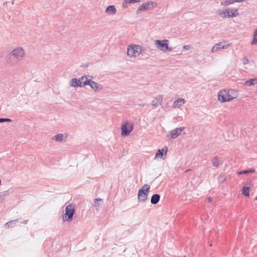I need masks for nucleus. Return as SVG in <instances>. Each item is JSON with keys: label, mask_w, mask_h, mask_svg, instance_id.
<instances>
[{"label": "nucleus", "mask_w": 257, "mask_h": 257, "mask_svg": "<svg viewBox=\"0 0 257 257\" xmlns=\"http://www.w3.org/2000/svg\"><path fill=\"white\" fill-rule=\"evenodd\" d=\"M238 91L234 89H223L218 93V100L221 103L231 101L237 98Z\"/></svg>", "instance_id": "f257e3e1"}, {"label": "nucleus", "mask_w": 257, "mask_h": 257, "mask_svg": "<svg viewBox=\"0 0 257 257\" xmlns=\"http://www.w3.org/2000/svg\"><path fill=\"white\" fill-rule=\"evenodd\" d=\"M143 51L142 47L140 45L132 44L127 48V55L131 58H135L140 55Z\"/></svg>", "instance_id": "f03ea898"}, {"label": "nucleus", "mask_w": 257, "mask_h": 257, "mask_svg": "<svg viewBox=\"0 0 257 257\" xmlns=\"http://www.w3.org/2000/svg\"><path fill=\"white\" fill-rule=\"evenodd\" d=\"M217 14L223 18H233L239 14L236 9H227L223 10H219L217 12Z\"/></svg>", "instance_id": "7ed1b4c3"}, {"label": "nucleus", "mask_w": 257, "mask_h": 257, "mask_svg": "<svg viewBox=\"0 0 257 257\" xmlns=\"http://www.w3.org/2000/svg\"><path fill=\"white\" fill-rule=\"evenodd\" d=\"M169 41L167 40H155V44L157 48L162 52L171 51L172 49L169 47Z\"/></svg>", "instance_id": "20e7f679"}, {"label": "nucleus", "mask_w": 257, "mask_h": 257, "mask_svg": "<svg viewBox=\"0 0 257 257\" xmlns=\"http://www.w3.org/2000/svg\"><path fill=\"white\" fill-rule=\"evenodd\" d=\"M150 187L149 185L145 184L139 190L138 197L140 201H144L147 198L148 192Z\"/></svg>", "instance_id": "39448f33"}, {"label": "nucleus", "mask_w": 257, "mask_h": 257, "mask_svg": "<svg viewBox=\"0 0 257 257\" xmlns=\"http://www.w3.org/2000/svg\"><path fill=\"white\" fill-rule=\"evenodd\" d=\"M157 6V3L152 2L149 1L143 4L138 9L137 12L144 11L146 10H150Z\"/></svg>", "instance_id": "423d86ee"}, {"label": "nucleus", "mask_w": 257, "mask_h": 257, "mask_svg": "<svg viewBox=\"0 0 257 257\" xmlns=\"http://www.w3.org/2000/svg\"><path fill=\"white\" fill-rule=\"evenodd\" d=\"M133 130V125L128 122H124L121 126V135L126 136L128 135Z\"/></svg>", "instance_id": "0eeeda50"}, {"label": "nucleus", "mask_w": 257, "mask_h": 257, "mask_svg": "<svg viewBox=\"0 0 257 257\" xmlns=\"http://www.w3.org/2000/svg\"><path fill=\"white\" fill-rule=\"evenodd\" d=\"M25 54L23 49L21 47L15 49L11 52V55L15 58L19 59L24 57Z\"/></svg>", "instance_id": "6e6552de"}, {"label": "nucleus", "mask_w": 257, "mask_h": 257, "mask_svg": "<svg viewBox=\"0 0 257 257\" xmlns=\"http://www.w3.org/2000/svg\"><path fill=\"white\" fill-rule=\"evenodd\" d=\"M229 45V44H227L225 42L219 43L212 47L211 52H215L221 49L227 48Z\"/></svg>", "instance_id": "1a4fd4ad"}, {"label": "nucleus", "mask_w": 257, "mask_h": 257, "mask_svg": "<svg viewBox=\"0 0 257 257\" xmlns=\"http://www.w3.org/2000/svg\"><path fill=\"white\" fill-rule=\"evenodd\" d=\"M65 213L63 215L62 219L64 221H70L75 213V210H65Z\"/></svg>", "instance_id": "9d476101"}, {"label": "nucleus", "mask_w": 257, "mask_h": 257, "mask_svg": "<svg viewBox=\"0 0 257 257\" xmlns=\"http://www.w3.org/2000/svg\"><path fill=\"white\" fill-rule=\"evenodd\" d=\"M168 149L167 147H164L162 149H159L156 154V159H164L167 155Z\"/></svg>", "instance_id": "9b49d317"}, {"label": "nucleus", "mask_w": 257, "mask_h": 257, "mask_svg": "<svg viewBox=\"0 0 257 257\" xmlns=\"http://www.w3.org/2000/svg\"><path fill=\"white\" fill-rule=\"evenodd\" d=\"M182 131V129L181 128H176L170 132V138L171 139H175L179 135L181 134Z\"/></svg>", "instance_id": "f8f14e48"}, {"label": "nucleus", "mask_w": 257, "mask_h": 257, "mask_svg": "<svg viewBox=\"0 0 257 257\" xmlns=\"http://www.w3.org/2000/svg\"><path fill=\"white\" fill-rule=\"evenodd\" d=\"M244 85L246 86H251L257 85V78L250 79L245 81Z\"/></svg>", "instance_id": "ddd939ff"}, {"label": "nucleus", "mask_w": 257, "mask_h": 257, "mask_svg": "<svg viewBox=\"0 0 257 257\" xmlns=\"http://www.w3.org/2000/svg\"><path fill=\"white\" fill-rule=\"evenodd\" d=\"M185 103V100L182 98L177 99L173 104V107H179Z\"/></svg>", "instance_id": "4468645a"}, {"label": "nucleus", "mask_w": 257, "mask_h": 257, "mask_svg": "<svg viewBox=\"0 0 257 257\" xmlns=\"http://www.w3.org/2000/svg\"><path fill=\"white\" fill-rule=\"evenodd\" d=\"M71 86L73 87H77V86H81V82L80 81V80H77V79L73 78L71 80Z\"/></svg>", "instance_id": "2eb2a0df"}, {"label": "nucleus", "mask_w": 257, "mask_h": 257, "mask_svg": "<svg viewBox=\"0 0 257 257\" xmlns=\"http://www.w3.org/2000/svg\"><path fill=\"white\" fill-rule=\"evenodd\" d=\"M105 12L109 15L114 14L116 12L115 7L114 6H108L106 8Z\"/></svg>", "instance_id": "dca6fc26"}, {"label": "nucleus", "mask_w": 257, "mask_h": 257, "mask_svg": "<svg viewBox=\"0 0 257 257\" xmlns=\"http://www.w3.org/2000/svg\"><path fill=\"white\" fill-rule=\"evenodd\" d=\"M141 0H124L122 4V6L123 7L126 8L130 4L138 3Z\"/></svg>", "instance_id": "f3484780"}, {"label": "nucleus", "mask_w": 257, "mask_h": 257, "mask_svg": "<svg viewBox=\"0 0 257 257\" xmlns=\"http://www.w3.org/2000/svg\"><path fill=\"white\" fill-rule=\"evenodd\" d=\"M212 165L215 167H218L220 164V161L217 157H214L212 160Z\"/></svg>", "instance_id": "a211bd4d"}, {"label": "nucleus", "mask_w": 257, "mask_h": 257, "mask_svg": "<svg viewBox=\"0 0 257 257\" xmlns=\"http://www.w3.org/2000/svg\"><path fill=\"white\" fill-rule=\"evenodd\" d=\"M160 199V196L158 194H154L151 198V203L152 204L157 203Z\"/></svg>", "instance_id": "6ab92c4d"}, {"label": "nucleus", "mask_w": 257, "mask_h": 257, "mask_svg": "<svg viewBox=\"0 0 257 257\" xmlns=\"http://www.w3.org/2000/svg\"><path fill=\"white\" fill-rule=\"evenodd\" d=\"M80 81L81 82V84L82 83L83 85H89L90 83L91 82L90 80H88L86 76L82 77L80 79Z\"/></svg>", "instance_id": "aec40b11"}, {"label": "nucleus", "mask_w": 257, "mask_h": 257, "mask_svg": "<svg viewBox=\"0 0 257 257\" xmlns=\"http://www.w3.org/2000/svg\"><path fill=\"white\" fill-rule=\"evenodd\" d=\"M252 45H257V29L254 31L253 35V39L251 43Z\"/></svg>", "instance_id": "412c9836"}, {"label": "nucleus", "mask_w": 257, "mask_h": 257, "mask_svg": "<svg viewBox=\"0 0 257 257\" xmlns=\"http://www.w3.org/2000/svg\"><path fill=\"white\" fill-rule=\"evenodd\" d=\"M250 187H244L242 188V193L244 196H249Z\"/></svg>", "instance_id": "4be33fe9"}, {"label": "nucleus", "mask_w": 257, "mask_h": 257, "mask_svg": "<svg viewBox=\"0 0 257 257\" xmlns=\"http://www.w3.org/2000/svg\"><path fill=\"white\" fill-rule=\"evenodd\" d=\"M63 138H64L63 135L58 134L57 135L54 136L53 139L56 141L59 142V141H61L63 140Z\"/></svg>", "instance_id": "5701e85b"}, {"label": "nucleus", "mask_w": 257, "mask_h": 257, "mask_svg": "<svg viewBox=\"0 0 257 257\" xmlns=\"http://www.w3.org/2000/svg\"><path fill=\"white\" fill-rule=\"evenodd\" d=\"M254 171H255L254 169H250V170H245V171H240V172H237V174L238 176H239L240 175L244 174H246V173H253Z\"/></svg>", "instance_id": "b1692460"}, {"label": "nucleus", "mask_w": 257, "mask_h": 257, "mask_svg": "<svg viewBox=\"0 0 257 257\" xmlns=\"http://www.w3.org/2000/svg\"><path fill=\"white\" fill-rule=\"evenodd\" d=\"M91 86V87L94 89L95 90H96L98 89V84L96 82L91 81V82L90 83V84L89 85Z\"/></svg>", "instance_id": "393cba45"}, {"label": "nucleus", "mask_w": 257, "mask_h": 257, "mask_svg": "<svg viewBox=\"0 0 257 257\" xmlns=\"http://www.w3.org/2000/svg\"><path fill=\"white\" fill-rule=\"evenodd\" d=\"M16 221V220H13V221H11L7 222L5 224V227L7 228H9L10 227V225L12 224V223L15 222Z\"/></svg>", "instance_id": "a878e982"}, {"label": "nucleus", "mask_w": 257, "mask_h": 257, "mask_svg": "<svg viewBox=\"0 0 257 257\" xmlns=\"http://www.w3.org/2000/svg\"><path fill=\"white\" fill-rule=\"evenodd\" d=\"M5 121L11 122V120L9 118H0V122H3Z\"/></svg>", "instance_id": "bb28decb"}, {"label": "nucleus", "mask_w": 257, "mask_h": 257, "mask_svg": "<svg viewBox=\"0 0 257 257\" xmlns=\"http://www.w3.org/2000/svg\"><path fill=\"white\" fill-rule=\"evenodd\" d=\"M98 201H101V199H96L94 202V204H95V206L96 207L98 206L96 204L98 203Z\"/></svg>", "instance_id": "cd10ccee"}, {"label": "nucleus", "mask_w": 257, "mask_h": 257, "mask_svg": "<svg viewBox=\"0 0 257 257\" xmlns=\"http://www.w3.org/2000/svg\"><path fill=\"white\" fill-rule=\"evenodd\" d=\"M183 48L186 50H188L189 49V46H184L183 47Z\"/></svg>", "instance_id": "c85d7f7f"}, {"label": "nucleus", "mask_w": 257, "mask_h": 257, "mask_svg": "<svg viewBox=\"0 0 257 257\" xmlns=\"http://www.w3.org/2000/svg\"><path fill=\"white\" fill-rule=\"evenodd\" d=\"M152 105H154V106H157V103L155 101V100H153L152 101Z\"/></svg>", "instance_id": "c756f323"}, {"label": "nucleus", "mask_w": 257, "mask_h": 257, "mask_svg": "<svg viewBox=\"0 0 257 257\" xmlns=\"http://www.w3.org/2000/svg\"><path fill=\"white\" fill-rule=\"evenodd\" d=\"M248 62V60L247 59H244V61H243V63L245 64H247Z\"/></svg>", "instance_id": "7c9ffc66"}, {"label": "nucleus", "mask_w": 257, "mask_h": 257, "mask_svg": "<svg viewBox=\"0 0 257 257\" xmlns=\"http://www.w3.org/2000/svg\"><path fill=\"white\" fill-rule=\"evenodd\" d=\"M72 207V206L71 205H68L66 207V209H71V208Z\"/></svg>", "instance_id": "2f4dec72"}, {"label": "nucleus", "mask_w": 257, "mask_h": 257, "mask_svg": "<svg viewBox=\"0 0 257 257\" xmlns=\"http://www.w3.org/2000/svg\"><path fill=\"white\" fill-rule=\"evenodd\" d=\"M212 245V244L211 243L209 244L210 246H211Z\"/></svg>", "instance_id": "473e14b6"}]
</instances>
